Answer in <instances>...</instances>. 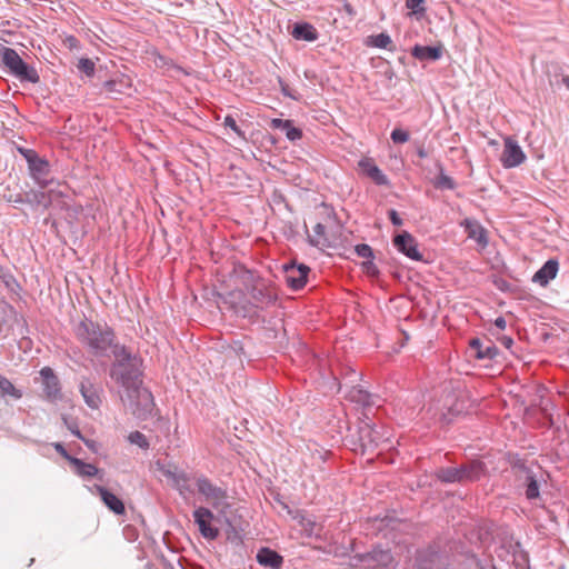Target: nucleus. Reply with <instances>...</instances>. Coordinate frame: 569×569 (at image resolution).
Returning <instances> with one entry per match:
<instances>
[{
    "label": "nucleus",
    "instance_id": "1",
    "mask_svg": "<svg viewBox=\"0 0 569 569\" xmlns=\"http://www.w3.org/2000/svg\"><path fill=\"white\" fill-rule=\"evenodd\" d=\"M76 335L96 356H106L108 350L111 351L114 359L110 363V377L114 375L113 371H120L141 358L126 345L119 343L114 330L106 322L84 319L78 323Z\"/></svg>",
    "mask_w": 569,
    "mask_h": 569
},
{
    "label": "nucleus",
    "instance_id": "2",
    "mask_svg": "<svg viewBox=\"0 0 569 569\" xmlns=\"http://www.w3.org/2000/svg\"><path fill=\"white\" fill-rule=\"evenodd\" d=\"M113 373L110 378L124 390L129 409L138 420L144 421L159 412L152 392L143 387L142 358Z\"/></svg>",
    "mask_w": 569,
    "mask_h": 569
},
{
    "label": "nucleus",
    "instance_id": "3",
    "mask_svg": "<svg viewBox=\"0 0 569 569\" xmlns=\"http://www.w3.org/2000/svg\"><path fill=\"white\" fill-rule=\"evenodd\" d=\"M234 272L242 286L240 289L258 309L274 306L278 301V292L274 284L261 277L257 271L248 269L244 264L234 267Z\"/></svg>",
    "mask_w": 569,
    "mask_h": 569
},
{
    "label": "nucleus",
    "instance_id": "4",
    "mask_svg": "<svg viewBox=\"0 0 569 569\" xmlns=\"http://www.w3.org/2000/svg\"><path fill=\"white\" fill-rule=\"evenodd\" d=\"M0 68L6 73L17 78L20 82L37 84L40 76L37 69L27 62L13 48L0 43Z\"/></svg>",
    "mask_w": 569,
    "mask_h": 569
},
{
    "label": "nucleus",
    "instance_id": "5",
    "mask_svg": "<svg viewBox=\"0 0 569 569\" xmlns=\"http://www.w3.org/2000/svg\"><path fill=\"white\" fill-rule=\"evenodd\" d=\"M441 412L439 415V423L442 428H447L453 423L456 418L468 411V399L463 390L451 383L442 389Z\"/></svg>",
    "mask_w": 569,
    "mask_h": 569
},
{
    "label": "nucleus",
    "instance_id": "6",
    "mask_svg": "<svg viewBox=\"0 0 569 569\" xmlns=\"http://www.w3.org/2000/svg\"><path fill=\"white\" fill-rule=\"evenodd\" d=\"M412 569H453L439 542H430L416 549Z\"/></svg>",
    "mask_w": 569,
    "mask_h": 569
},
{
    "label": "nucleus",
    "instance_id": "7",
    "mask_svg": "<svg viewBox=\"0 0 569 569\" xmlns=\"http://www.w3.org/2000/svg\"><path fill=\"white\" fill-rule=\"evenodd\" d=\"M363 417L357 428V440H351L359 446L362 455L373 452L382 441L388 440L383 427L376 425L368 413H363Z\"/></svg>",
    "mask_w": 569,
    "mask_h": 569
},
{
    "label": "nucleus",
    "instance_id": "8",
    "mask_svg": "<svg viewBox=\"0 0 569 569\" xmlns=\"http://www.w3.org/2000/svg\"><path fill=\"white\" fill-rule=\"evenodd\" d=\"M223 303L229 305V309L236 317L246 319L250 325L267 322L266 317L261 315V310L241 290L230 292Z\"/></svg>",
    "mask_w": 569,
    "mask_h": 569
},
{
    "label": "nucleus",
    "instance_id": "9",
    "mask_svg": "<svg viewBox=\"0 0 569 569\" xmlns=\"http://www.w3.org/2000/svg\"><path fill=\"white\" fill-rule=\"evenodd\" d=\"M19 152L27 161L31 177L41 188L47 187L50 182V162L33 149L19 148Z\"/></svg>",
    "mask_w": 569,
    "mask_h": 569
},
{
    "label": "nucleus",
    "instance_id": "10",
    "mask_svg": "<svg viewBox=\"0 0 569 569\" xmlns=\"http://www.w3.org/2000/svg\"><path fill=\"white\" fill-rule=\"evenodd\" d=\"M392 244L398 252L412 261L429 262L419 250L418 240L407 230L395 232L392 234Z\"/></svg>",
    "mask_w": 569,
    "mask_h": 569
},
{
    "label": "nucleus",
    "instance_id": "11",
    "mask_svg": "<svg viewBox=\"0 0 569 569\" xmlns=\"http://www.w3.org/2000/svg\"><path fill=\"white\" fill-rule=\"evenodd\" d=\"M193 519L194 523L198 526L199 531L203 538L207 540H216L220 536L219 528L210 525L211 521L221 522V515H214L207 507H198L193 510Z\"/></svg>",
    "mask_w": 569,
    "mask_h": 569
},
{
    "label": "nucleus",
    "instance_id": "12",
    "mask_svg": "<svg viewBox=\"0 0 569 569\" xmlns=\"http://www.w3.org/2000/svg\"><path fill=\"white\" fill-rule=\"evenodd\" d=\"M284 280L289 289L299 291L306 287L309 281L311 269L306 263L290 261L282 266Z\"/></svg>",
    "mask_w": 569,
    "mask_h": 569
},
{
    "label": "nucleus",
    "instance_id": "13",
    "mask_svg": "<svg viewBox=\"0 0 569 569\" xmlns=\"http://www.w3.org/2000/svg\"><path fill=\"white\" fill-rule=\"evenodd\" d=\"M460 485L479 481L488 475L487 463L480 459H466L458 463Z\"/></svg>",
    "mask_w": 569,
    "mask_h": 569
},
{
    "label": "nucleus",
    "instance_id": "14",
    "mask_svg": "<svg viewBox=\"0 0 569 569\" xmlns=\"http://www.w3.org/2000/svg\"><path fill=\"white\" fill-rule=\"evenodd\" d=\"M197 490L207 501L211 502L213 508H218L220 502L228 497L227 490L212 483V481L201 475L196 478Z\"/></svg>",
    "mask_w": 569,
    "mask_h": 569
},
{
    "label": "nucleus",
    "instance_id": "15",
    "mask_svg": "<svg viewBox=\"0 0 569 569\" xmlns=\"http://www.w3.org/2000/svg\"><path fill=\"white\" fill-rule=\"evenodd\" d=\"M39 373L42 379L44 398L52 403L61 401L63 398L61 383L53 369L43 367Z\"/></svg>",
    "mask_w": 569,
    "mask_h": 569
},
{
    "label": "nucleus",
    "instance_id": "16",
    "mask_svg": "<svg viewBox=\"0 0 569 569\" xmlns=\"http://www.w3.org/2000/svg\"><path fill=\"white\" fill-rule=\"evenodd\" d=\"M526 160V154L518 141L508 136L505 138V147L500 158L501 164L506 169L516 168L522 164Z\"/></svg>",
    "mask_w": 569,
    "mask_h": 569
},
{
    "label": "nucleus",
    "instance_id": "17",
    "mask_svg": "<svg viewBox=\"0 0 569 569\" xmlns=\"http://www.w3.org/2000/svg\"><path fill=\"white\" fill-rule=\"evenodd\" d=\"M443 460L448 462V466H439L433 471V477L442 485L459 483V470L458 462L456 461V455L453 452H446Z\"/></svg>",
    "mask_w": 569,
    "mask_h": 569
},
{
    "label": "nucleus",
    "instance_id": "18",
    "mask_svg": "<svg viewBox=\"0 0 569 569\" xmlns=\"http://www.w3.org/2000/svg\"><path fill=\"white\" fill-rule=\"evenodd\" d=\"M79 391L86 402L91 409H99L102 403L101 395L103 392L99 383L93 382L89 377H81L79 383Z\"/></svg>",
    "mask_w": 569,
    "mask_h": 569
},
{
    "label": "nucleus",
    "instance_id": "19",
    "mask_svg": "<svg viewBox=\"0 0 569 569\" xmlns=\"http://www.w3.org/2000/svg\"><path fill=\"white\" fill-rule=\"evenodd\" d=\"M221 522L227 526V540L236 546L243 543V532L247 523L242 520L241 516L228 517L224 510H220Z\"/></svg>",
    "mask_w": 569,
    "mask_h": 569
},
{
    "label": "nucleus",
    "instance_id": "20",
    "mask_svg": "<svg viewBox=\"0 0 569 569\" xmlns=\"http://www.w3.org/2000/svg\"><path fill=\"white\" fill-rule=\"evenodd\" d=\"M287 31L295 40L305 42H315L320 36L317 28L306 20L289 22Z\"/></svg>",
    "mask_w": 569,
    "mask_h": 569
},
{
    "label": "nucleus",
    "instance_id": "21",
    "mask_svg": "<svg viewBox=\"0 0 569 569\" xmlns=\"http://www.w3.org/2000/svg\"><path fill=\"white\" fill-rule=\"evenodd\" d=\"M92 492L99 496L103 505L114 515L124 516L126 507L123 500L110 489L101 485H93Z\"/></svg>",
    "mask_w": 569,
    "mask_h": 569
},
{
    "label": "nucleus",
    "instance_id": "22",
    "mask_svg": "<svg viewBox=\"0 0 569 569\" xmlns=\"http://www.w3.org/2000/svg\"><path fill=\"white\" fill-rule=\"evenodd\" d=\"M358 168L363 176L371 179L377 186L390 187V180L380 170L372 158L365 157L360 159Z\"/></svg>",
    "mask_w": 569,
    "mask_h": 569
},
{
    "label": "nucleus",
    "instance_id": "23",
    "mask_svg": "<svg viewBox=\"0 0 569 569\" xmlns=\"http://www.w3.org/2000/svg\"><path fill=\"white\" fill-rule=\"evenodd\" d=\"M356 558L369 566L381 567H388L393 559L390 549H385L381 545L375 546L371 551L357 555Z\"/></svg>",
    "mask_w": 569,
    "mask_h": 569
},
{
    "label": "nucleus",
    "instance_id": "24",
    "mask_svg": "<svg viewBox=\"0 0 569 569\" xmlns=\"http://www.w3.org/2000/svg\"><path fill=\"white\" fill-rule=\"evenodd\" d=\"M445 47L442 43H438L436 46H422L416 43L410 49V54L421 62H436L440 60L443 56Z\"/></svg>",
    "mask_w": 569,
    "mask_h": 569
},
{
    "label": "nucleus",
    "instance_id": "25",
    "mask_svg": "<svg viewBox=\"0 0 569 569\" xmlns=\"http://www.w3.org/2000/svg\"><path fill=\"white\" fill-rule=\"evenodd\" d=\"M469 348L478 360H495L500 355V350L490 339H488V345L485 346L480 338H471L469 340Z\"/></svg>",
    "mask_w": 569,
    "mask_h": 569
},
{
    "label": "nucleus",
    "instance_id": "26",
    "mask_svg": "<svg viewBox=\"0 0 569 569\" xmlns=\"http://www.w3.org/2000/svg\"><path fill=\"white\" fill-rule=\"evenodd\" d=\"M558 271L559 261L556 258H550L535 272L531 281L547 287L557 277Z\"/></svg>",
    "mask_w": 569,
    "mask_h": 569
},
{
    "label": "nucleus",
    "instance_id": "27",
    "mask_svg": "<svg viewBox=\"0 0 569 569\" xmlns=\"http://www.w3.org/2000/svg\"><path fill=\"white\" fill-rule=\"evenodd\" d=\"M269 127L273 130L282 131L286 134V138L291 142H296L303 137L302 129L297 127L295 121L291 119L272 118L269 121Z\"/></svg>",
    "mask_w": 569,
    "mask_h": 569
},
{
    "label": "nucleus",
    "instance_id": "28",
    "mask_svg": "<svg viewBox=\"0 0 569 569\" xmlns=\"http://www.w3.org/2000/svg\"><path fill=\"white\" fill-rule=\"evenodd\" d=\"M257 562L270 569H281L284 562L283 557L270 547H261L256 555Z\"/></svg>",
    "mask_w": 569,
    "mask_h": 569
},
{
    "label": "nucleus",
    "instance_id": "29",
    "mask_svg": "<svg viewBox=\"0 0 569 569\" xmlns=\"http://www.w3.org/2000/svg\"><path fill=\"white\" fill-rule=\"evenodd\" d=\"M461 226L463 227L469 238L475 239L481 246H487V231L477 220L466 218L461 222Z\"/></svg>",
    "mask_w": 569,
    "mask_h": 569
},
{
    "label": "nucleus",
    "instance_id": "30",
    "mask_svg": "<svg viewBox=\"0 0 569 569\" xmlns=\"http://www.w3.org/2000/svg\"><path fill=\"white\" fill-rule=\"evenodd\" d=\"M132 87V80L129 76L120 73L103 82V89L109 93L126 94Z\"/></svg>",
    "mask_w": 569,
    "mask_h": 569
},
{
    "label": "nucleus",
    "instance_id": "31",
    "mask_svg": "<svg viewBox=\"0 0 569 569\" xmlns=\"http://www.w3.org/2000/svg\"><path fill=\"white\" fill-rule=\"evenodd\" d=\"M70 465L74 468V471L78 476L83 478H92L97 477L99 480H102V471L98 469L94 465L83 461L80 458H72Z\"/></svg>",
    "mask_w": 569,
    "mask_h": 569
},
{
    "label": "nucleus",
    "instance_id": "32",
    "mask_svg": "<svg viewBox=\"0 0 569 569\" xmlns=\"http://www.w3.org/2000/svg\"><path fill=\"white\" fill-rule=\"evenodd\" d=\"M53 203V196L51 191H33L31 190L26 194V204L31 207H42L48 209Z\"/></svg>",
    "mask_w": 569,
    "mask_h": 569
},
{
    "label": "nucleus",
    "instance_id": "33",
    "mask_svg": "<svg viewBox=\"0 0 569 569\" xmlns=\"http://www.w3.org/2000/svg\"><path fill=\"white\" fill-rule=\"evenodd\" d=\"M522 487L525 489V496L529 501H536L541 498L540 482L537 479L535 472H531L525 477Z\"/></svg>",
    "mask_w": 569,
    "mask_h": 569
},
{
    "label": "nucleus",
    "instance_id": "34",
    "mask_svg": "<svg viewBox=\"0 0 569 569\" xmlns=\"http://www.w3.org/2000/svg\"><path fill=\"white\" fill-rule=\"evenodd\" d=\"M295 519L298 520V523L302 527L307 537L321 538L323 527L318 525L313 519L307 518L300 513L296 516Z\"/></svg>",
    "mask_w": 569,
    "mask_h": 569
},
{
    "label": "nucleus",
    "instance_id": "35",
    "mask_svg": "<svg viewBox=\"0 0 569 569\" xmlns=\"http://www.w3.org/2000/svg\"><path fill=\"white\" fill-rule=\"evenodd\" d=\"M373 396L367 390L362 389L360 386L352 387L349 392V399L352 402H357L362 405L366 409L371 408L373 406Z\"/></svg>",
    "mask_w": 569,
    "mask_h": 569
},
{
    "label": "nucleus",
    "instance_id": "36",
    "mask_svg": "<svg viewBox=\"0 0 569 569\" xmlns=\"http://www.w3.org/2000/svg\"><path fill=\"white\" fill-rule=\"evenodd\" d=\"M365 44L367 47L392 50V39L387 32L367 37Z\"/></svg>",
    "mask_w": 569,
    "mask_h": 569
},
{
    "label": "nucleus",
    "instance_id": "37",
    "mask_svg": "<svg viewBox=\"0 0 569 569\" xmlns=\"http://www.w3.org/2000/svg\"><path fill=\"white\" fill-rule=\"evenodd\" d=\"M493 284L496 286L497 289H499L502 292H509V293L516 295L519 299H526V300L529 299L530 295L526 290L511 284L503 278H496L493 280Z\"/></svg>",
    "mask_w": 569,
    "mask_h": 569
},
{
    "label": "nucleus",
    "instance_id": "38",
    "mask_svg": "<svg viewBox=\"0 0 569 569\" xmlns=\"http://www.w3.org/2000/svg\"><path fill=\"white\" fill-rule=\"evenodd\" d=\"M439 169V176L433 180L432 184L437 190H455L457 182L449 176L445 174L441 162L436 164Z\"/></svg>",
    "mask_w": 569,
    "mask_h": 569
},
{
    "label": "nucleus",
    "instance_id": "39",
    "mask_svg": "<svg viewBox=\"0 0 569 569\" xmlns=\"http://www.w3.org/2000/svg\"><path fill=\"white\" fill-rule=\"evenodd\" d=\"M303 228H305V231L307 233V240H308V243L312 247H319V244H322L325 247H330V243L328 241V239L325 237V233H326V227L325 224H322L321 222H318L315 227H313V231L318 236V237H322L323 240L322 242L318 239H316L315 237H312L310 233H309V230H308V226L307 223L305 222L303 224Z\"/></svg>",
    "mask_w": 569,
    "mask_h": 569
},
{
    "label": "nucleus",
    "instance_id": "40",
    "mask_svg": "<svg viewBox=\"0 0 569 569\" xmlns=\"http://www.w3.org/2000/svg\"><path fill=\"white\" fill-rule=\"evenodd\" d=\"M0 397H11L12 399L18 400L22 398V391L16 388L8 378L0 375Z\"/></svg>",
    "mask_w": 569,
    "mask_h": 569
},
{
    "label": "nucleus",
    "instance_id": "41",
    "mask_svg": "<svg viewBox=\"0 0 569 569\" xmlns=\"http://www.w3.org/2000/svg\"><path fill=\"white\" fill-rule=\"evenodd\" d=\"M0 281L11 291L20 290L21 286L12 272L0 263Z\"/></svg>",
    "mask_w": 569,
    "mask_h": 569
},
{
    "label": "nucleus",
    "instance_id": "42",
    "mask_svg": "<svg viewBox=\"0 0 569 569\" xmlns=\"http://www.w3.org/2000/svg\"><path fill=\"white\" fill-rule=\"evenodd\" d=\"M149 54L152 57V61L157 68H177L171 58L161 54L157 49H152ZM178 69L180 68L178 67Z\"/></svg>",
    "mask_w": 569,
    "mask_h": 569
},
{
    "label": "nucleus",
    "instance_id": "43",
    "mask_svg": "<svg viewBox=\"0 0 569 569\" xmlns=\"http://www.w3.org/2000/svg\"><path fill=\"white\" fill-rule=\"evenodd\" d=\"M77 68L80 72L89 78H92L96 73V64L93 60L87 57L79 59Z\"/></svg>",
    "mask_w": 569,
    "mask_h": 569
},
{
    "label": "nucleus",
    "instance_id": "44",
    "mask_svg": "<svg viewBox=\"0 0 569 569\" xmlns=\"http://www.w3.org/2000/svg\"><path fill=\"white\" fill-rule=\"evenodd\" d=\"M128 441L132 445H137L139 448H141L143 450H147L150 447V443H149V440L147 439V437L138 430L129 433Z\"/></svg>",
    "mask_w": 569,
    "mask_h": 569
},
{
    "label": "nucleus",
    "instance_id": "45",
    "mask_svg": "<svg viewBox=\"0 0 569 569\" xmlns=\"http://www.w3.org/2000/svg\"><path fill=\"white\" fill-rule=\"evenodd\" d=\"M390 139L395 144H402L409 141L410 134L408 130L396 127L390 133Z\"/></svg>",
    "mask_w": 569,
    "mask_h": 569
},
{
    "label": "nucleus",
    "instance_id": "46",
    "mask_svg": "<svg viewBox=\"0 0 569 569\" xmlns=\"http://www.w3.org/2000/svg\"><path fill=\"white\" fill-rule=\"evenodd\" d=\"M2 199L8 203L26 204V196L22 193H13L8 186L6 192L2 194Z\"/></svg>",
    "mask_w": 569,
    "mask_h": 569
},
{
    "label": "nucleus",
    "instance_id": "47",
    "mask_svg": "<svg viewBox=\"0 0 569 569\" xmlns=\"http://www.w3.org/2000/svg\"><path fill=\"white\" fill-rule=\"evenodd\" d=\"M355 252L365 260L375 259V251L368 243H359L355 246Z\"/></svg>",
    "mask_w": 569,
    "mask_h": 569
},
{
    "label": "nucleus",
    "instance_id": "48",
    "mask_svg": "<svg viewBox=\"0 0 569 569\" xmlns=\"http://www.w3.org/2000/svg\"><path fill=\"white\" fill-rule=\"evenodd\" d=\"M375 259L363 260L361 262L362 270L370 278H378L380 276V270L377 264L373 262Z\"/></svg>",
    "mask_w": 569,
    "mask_h": 569
},
{
    "label": "nucleus",
    "instance_id": "49",
    "mask_svg": "<svg viewBox=\"0 0 569 569\" xmlns=\"http://www.w3.org/2000/svg\"><path fill=\"white\" fill-rule=\"evenodd\" d=\"M510 466L512 470L520 471L525 473L526 476L533 472L531 468H529L526 463L525 459L519 458L516 456L512 460H510Z\"/></svg>",
    "mask_w": 569,
    "mask_h": 569
},
{
    "label": "nucleus",
    "instance_id": "50",
    "mask_svg": "<svg viewBox=\"0 0 569 569\" xmlns=\"http://www.w3.org/2000/svg\"><path fill=\"white\" fill-rule=\"evenodd\" d=\"M223 126L231 129L238 137L244 139V132L238 126L236 119L231 114H227L223 120Z\"/></svg>",
    "mask_w": 569,
    "mask_h": 569
},
{
    "label": "nucleus",
    "instance_id": "51",
    "mask_svg": "<svg viewBox=\"0 0 569 569\" xmlns=\"http://www.w3.org/2000/svg\"><path fill=\"white\" fill-rule=\"evenodd\" d=\"M425 2L426 0H406V7L416 14H423L426 12Z\"/></svg>",
    "mask_w": 569,
    "mask_h": 569
},
{
    "label": "nucleus",
    "instance_id": "52",
    "mask_svg": "<svg viewBox=\"0 0 569 569\" xmlns=\"http://www.w3.org/2000/svg\"><path fill=\"white\" fill-rule=\"evenodd\" d=\"M169 479L172 480V487L177 489L178 487H180L182 481L190 480V477L184 471H181V472L174 471Z\"/></svg>",
    "mask_w": 569,
    "mask_h": 569
},
{
    "label": "nucleus",
    "instance_id": "53",
    "mask_svg": "<svg viewBox=\"0 0 569 569\" xmlns=\"http://www.w3.org/2000/svg\"><path fill=\"white\" fill-rule=\"evenodd\" d=\"M169 479L172 480V487L177 489L178 487H180L182 481L190 480V477L184 471H181V472L174 471Z\"/></svg>",
    "mask_w": 569,
    "mask_h": 569
},
{
    "label": "nucleus",
    "instance_id": "54",
    "mask_svg": "<svg viewBox=\"0 0 569 569\" xmlns=\"http://www.w3.org/2000/svg\"><path fill=\"white\" fill-rule=\"evenodd\" d=\"M278 82H279V86H280V90H281V93L284 96V97H288V98H291L293 100H297L298 97L293 93V91L290 89L289 84L282 79V78H278Z\"/></svg>",
    "mask_w": 569,
    "mask_h": 569
},
{
    "label": "nucleus",
    "instance_id": "55",
    "mask_svg": "<svg viewBox=\"0 0 569 569\" xmlns=\"http://www.w3.org/2000/svg\"><path fill=\"white\" fill-rule=\"evenodd\" d=\"M54 450L63 458L66 459L69 463L71 462L72 458H74L73 456H71L68 450L66 449L64 445L62 442H54L52 443Z\"/></svg>",
    "mask_w": 569,
    "mask_h": 569
},
{
    "label": "nucleus",
    "instance_id": "56",
    "mask_svg": "<svg viewBox=\"0 0 569 569\" xmlns=\"http://www.w3.org/2000/svg\"><path fill=\"white\" fill-rule=\"evenodd\" d=\"M388 219L395 227H401L403 226V220L399 216L398 211L396 209H389L388 212Z\"/></svg>",
    "mask_w": 569,
    "mask_h": 569
},
{
    "label": "nucleus",
    "instance_id": "57",
    "mask_svg": "<svg viewBox=\"0 0 569 569\" xmlns=\"http://www.w3.org/2000/svg\"><path fill=\"white\" fill-rule=\"evenodd\" d=\"M63 420L67 425V428L71 431L73 436H76L78 439H83V435L80 431L78 423L76 421L69 422L67 417H63Z\"/></svg>",
    "mask_w": 569,
    "mask_h": 569
},
{
    "label": "nucleus",
    "instance_id": "58",
    "mask_svg": "<svg viewBox=\"0 0 569 569\" xmlns=\"http://www.w3.org/2000/svg\"><path fill=\"white\" fill-rule=\"evenodd\" d=\"M496 339L508 350H511L512 346L515 345V340L510 336L500 335L497 336Z\"/></svg>",
    "mask_w": 569,
    "mask_h": 569
},
{
    "label": "nucleus",
    "instance_id": "59",
    "mask_svg": "<svg viewBox=\"0 0 569 569\" xmlns=\"http://www.w3.org/2000/svg\"><path fill=\"white\" fill-rule=\"evenodd\" d=\"M81 441H83V443L87 446V448L89 450H91L93 453H98L99 452V449L101 448V445L96 441V440H92V439H88L83 436V439H80Z\"/></svg>",
    "mask_w": 569,
    "mask_h": 569
},
{
    "label": "nucleus",
    "instance_id": "60",
    "mask_svg": "<svg viewBox=\"0 0 569 569\" xmlns=\"http://www.w3.org/2000/svg\"><path fill=\"white\" fill-rule=\"evenodd\" d=\"M158 470L162 472L164 477L168 479L172 476L174 471H177V467L174 466L173 469L171 467H166L164 465H161L160 461H157Z\"/></svg>",
    "mask_w": 569,
    "mask_h": 569
},
{
    "label": "nucleus",
    "instance_id": "61",
    "mask_svg": "<svg viewBox=\"0 0 569 569\" xmlns=\"http://www.w3.org/2000/svg\"><path fill=\"white\" fill-rule=\"evenodd\" d=\"M64 43L66 46L69 48V49H79L80 48V41L78 38H76L74 36H69L66 38L64 40Z\"/></svg>",
    "mask_w": 569,
    "mask_h": 569
},
{
    "label": "nucleus",
    "instance_id": "62",
    "mask_svg": "<svg viewBox=\"0 0 569 569\" xmlns=\"http://www.w3.org/2000/svg\"><path fill=\"white\" fill-rule=\"evenodd\" d=\"M188 482H189V480H184V481H182L180 487L177 488V490L179 491L180 495H184L187 492L194 493L193 488Z\"/></svg>",
    "mask_w": 569,
    "mask_h": 569
},
{
    "label": "nucleus",
    "instance_id": "63",
    "mask_svg": "<svg viewBox=\"0 0 569 569\" xmlns=\"http://www.w3.org/2000/svg\"><path fill=\"white\" fill-rule=\"evenodd\" d=\"M278 335L279 332L276 327H266V337L268 339H277Z\"/></svg>",
    "mask_w": 569,
    "mask_h": 569
},
{
    "label": "nucleus",
    "instance_id": "64",
    "mask_svg": "<svg viewBox=\"0 0 569 569\" xmlns=\"http://www.w3.org/2000/svg\"><path fill=\"white\" fill-rule=\"evenodd\" d=\"M495 326L500 329V330H505L506 329V326H507V321L506 319L500 316L498 318H496V320L493 321Z\"/></svg>",
    "mask_w": 569,
    "mask_h": 569
}]
</instances>
